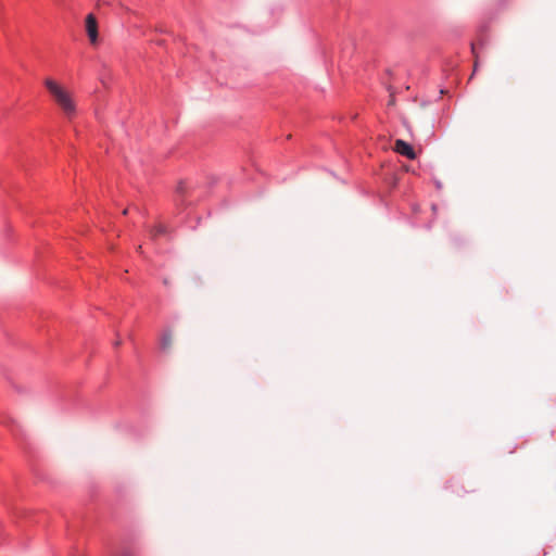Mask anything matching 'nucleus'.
Wrapping results in <instances>:
<instances>
[{
    "mask_svg": "<svg viewBox=\"0 0 556 556\" xmlns=\"http://www.w3.org/2000/svg\"><path fill=\"white\" fill-rule=\"evenodd\" d=\"M45 86L64 115L73 118L76 114V103L72 93L52 78H46Z\"/></svg>",
    "mask_w": 556,
    "mask_h": 556,
    "instance_id": "nucleus-1",
    "label": "nucleus"
},
{
    "mask_svg": "<svg viewBox=\"0 0 556 556\" xmlns=\"http://www.w3.org/2000/svg\"><path fill=\"white\" fill-rule=\"evenodd\" d=\"M86 31L91 45H97L99 40L98 22L93 14H88L86 17Z\"/></svg>",
    "mask_w": 556,
    "mask_h": 556,
    "instance_id": "nucleus-2",
    "label": "nucleus"
},
{
    "mask_svg": "<svg viewBox=\"0 0 556 556\" xmlns=\"http://www.w3.org/2000/svg\"><path fill=\"white\" fill-rule=\"evenodd\" d=\"M394 151L397 152L401 155L406 156L409 160H415L416 159V153H415L413 147L409 143H407L406 141L402 140V139L395 140V142H394Z\"/></svg>",
    "mask_w": 556,
    "mask_h": 556,
    "instance_id": "nucleus-3",
    "label": "nucleus"
},
{
    "mask_svg": "<svg viewBox=\"0 0 556 556\" xmlns=\"http://www.w3.org/2000/svg\"><path fill=\"white\" fill-rule=\"evenodd\" d=\"M172 346V334L169 332H165L161 338V348L163 350H168Z\"/></svg>",
    "mask_w": 556,
    "mask_h": 556,
    "instance_id": "nucleus-4",
    "label": "nucleus"
},
{
    "mask_svg": "<svg viewBox=\"0 0 556 556\" xmlns=\"http://www.w3.org/2000/svg\"><path fill=\"white\" fill-rule=\"evenodd\" d=\"M166 232H167V228L164 225H162V224L153 227L150 230V235H151L152 238H155V237L161 236V235H165Z\"/></svg>",
    "mask_w": 556,
    "mask_h": 556,
    "instance_id": "nucleus-5",
    "label": "nucleus"
},
{
    "mask_svg": "<svg viewBox=\"0 0 556 556\" xmlns=\"http://www.w3.org/2000/svg\"><path fill=\"white\" fill-rule=\"evenodd\" d=\"M116 556H132V555L130 553H128V552H124V553H122L119 555H116Z\"/></svg>",
    "mask_w": 556,
    "mask_h": 556,
    "instance_id": "nucleus-6",
    "label": "nucleus"
},
{
    "mask_svg": "<svg viewBox=\"0 0 556 556\" xmlns=\"http://www.w3.org/2000/svg\"><path fill=\"white\" fill-rule=\"evenodd\" d=\"M114 344H115V346H119L122 344V341L118 339V340L115 341Z\"/></svg>",
    "mask_w": 556,
    "mask_h": 556,
    "instance_id": "nucleus-7",
    "label": "nucleus"
},
{
    "mask_svg": "<svg viewBox=\"0 0 556 556\" xmlns=\"http://www.w3.org/2000/svg\"><path fill=\"white\" fill-rule=\"evenodd\" d=\"M163 282H164V285H168L169 283V281L167 279H164Z\"/></svg>",
    "mask_w": 556,
    "mask_h": 556,
    "instance_id": "nucleus-8",
    "label": "nucleus"
}]
</instances>
